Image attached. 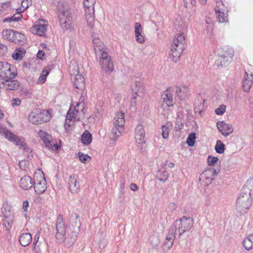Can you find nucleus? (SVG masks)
I'll use <instances>...</instances> for the list:
<instances>
[{
    "instance_id": "nucleus-1",
    "label": "nucleus",
    "mask_w": 253,
    "mask_h": 253,
    "mask_svg": "<svg viewBox=\"0 0 253 253\" xmlns=\"http://www.w3.org/2000/svg\"><path fill=\"white\" fill-rule=\"evenodd\" d=\"M55 238L60 243L63 242L67 248L72 247L75 243L78 232L72 231V229H66L63 216L59 215L56 223Z\"/></svg>"
},
{
    "instance_id": "nucleus-2",
    "label": "nucleus",
    "mask_w": 253,
    "mask_h": 253,
    "mask_svg": "<svg viewBox=\"0 0 253 253\" xmlns=\"http://www.w3.org/2000/svg\"><path fill=\"white\" fill-rule=\"evenodd\" d=\"M85 118V108L83 103L79 102L74 108H71L67 112L65 122V127L67 129L74 124L75 121H79Z\"/></svg>"
},
{
    "instance_id": "nucleus-3",
    "label": "nucleus",
    "mask_w": 253,
    "mask_h": 253,
    "mask_svg": "<svg viewBox=\"0 0 253 253\" xmlns=\"http://www.w3.org/2000/svg\"><path fill=\"white\" fill-rule=\"evenodd\" d=\"M185 48V37L183 34L175 37L171 44L170 58L174 62L179 60L180 56Z\"/></svg>"
},
{
    "instance_id": "nucleus-4",
    "label": "nucleus",
    "mask_w": 253,
    "mask_h": 253,
    "mask_svg": "<svg viewBox=\"0 0 253 253\" xmlns=\"http://www.w3.org/2000/svg\"><path fill=\"white\" fill-rule=\"evenodd\" d=\"M2 133L6 138L13 142L15 145L19 147V149L28 152L31 151L30 148L25 142L23 138L19 137L6 129H3Z\"/></svg>"
},
{
    "instance_id": "nucleus-5",
    "label": "nucleus",
    "mask_w": 253,
    "mask_h": 253,
    "mask_svg": "<svg viewBox=\"0 0 253 253\" xmlns=\"http://www.w3.org/2000/svg\"><path fill=\"white\" fill-rule=\"evenodd\" d=\"M102 71L105 73H111L114 70L113 63L111 56L107 51L98 53L96 55Z\"/></svg>"
},
{
    "instance_id": "nucleus-6",
    "label": "nucleus",
    "mask_w": 253,
    "mask_h": 253,
    "mask_svg": "<svg viewBox=\"0 0 253 253\" xmlns=\"http://www.w3.org/2000/svg\"><path fill=\"white\" fill-rule=\"evenodd\" d=\"M253 198L248 193H241L237 200V209L241 213L246 212L250 207Z\"/></svg>"
},
{
    "instance_id": "nucleus-7",
    "label": "nucleus",
    "mask_w": 253,
    "mask_h": 253,
    "mask_svg": "<svg viewBox=\"0 0 253 253\" xmlns=\"http://www.w3.org/2000/svg\"><path fill=\"white\" fill-rule=\"evenodd\" d=\"M95 3V0H84V5L85 8V18L87 25L90 28L93 26Z\"/></svg>"
},
{
    "instance_id": "nucleus-8",
    "label": "nucleus",
    "mask_w": 253,
    "mask_h": 253,
    "mask_svg": "<svg viewBox=\"0 0 253 253\" xmlns=\"http://www.w3.org/2000/svg\"><path fill=\"white\" fill-rule=\"evenodd\" d=\"M3 39L16 43L23 42L25 36L22 33L12 29H4L1 32Z\"/></svg>"
},
{
    "instance_id": "nucleus-9",
    "label": "nucleus",
    "mask_w": 253,
    "mask_h": 253,
    "mask_svg": "<svg viewBox=\"0 0 253 253\" xmlns=\"http://www.w3.org/2000/svg\"><path fill=\"white\" fill-rule=\"evenodd\" d=\"M170 228L173 229V231L176 233L177 232L180 236L190 229V219L185 216H183L180 220H176Z\"/></svg>"
},
{
    "instance_id": "nucleus-10",
    "label": "nucleus",
    "mask_w": 253,
    "mask_h": 253,
    "mask_svg": "<svg viewBox=\"0 0 253 253\" xmlns=\"http://www.w3.org/2000/svg\"><path fill=\"white\" fill-rule=\"evenodd\" d=\"M1 212L4 217V225L7 229H9L11 228L14 220L13 211L11 206L6 203L3 205Z\"/></svg>"
},
{
    "instance_id": "nucleus-11",
    "label": "nucleus",
    "mask_w": 253,
    "mask_h": 253,
    "mask_svg": "<svg viewBox=\"0 0 253 253\" xmlns=\"http://www.w3.org/2000/svg\"><path fill=\"white\" fill-rule=\"evenodd\" d=\"M17 75L13 67L6 62H0V77L2 79H14Z\"/></svg>"
},
{
    "instance_id": "nucleus-12",
    "label": "nucleus",
    "mask_w": 253,
    "mask_h": 253,
    "mask_svg": "<svg viewBox=\"0 0 253 253\" xmlns=\"http://www.w3.org/2000/svg\"><path fill=\"white\" fill-rule=\"evenodd\" d=\"M61 26L66 29L71 28L73 19L72 10L71 9H63L59 15Z\"/></svg>"
},
{
    "instance_id": "nucleus-13",
    "label": "nucleus",
    "mask_w": 253,
    "mask_h": 253,
    "mask_svg": "<svg viewBox=\"0 0 253 253\" xmlns=\"http://www.w3.org/2000/svg\"><path fill=\"white\" fill-rule=\"evenodd\" d=\"M219 171V169H218L207 168L201 174L200 180L204 182L205 185H209L211 183Z\"/></svg>"
},
{
    "instance_id": "nucleus-14",
    "label": "nucleus",
    "mask_w": 253,
    "mask_h": 253,
    "mask_svg": "<svg viewBox=\"0 0 253 253\" xmlns=\"http://www.w3.org/2000/svg\"><path fill=\"white\" fill-rule=\"evenodd\" d=\"M233 57V51L232 50H229L222 54L218 55L215 63L218 67L226 66L231 61Z\"/></svg>"
},
{
    "instance_id": "nucleus-15",
    "label": "nucleus",
    "mask_w": 253,
    "mask_h": 253,
    "mask_svg": "<svg viewBox=\"0 0 253 253\" xmlns=\"http://www.w3.org/2000/svg\"><path fill=\"white\" fill-rule=\"evenodd\" d=\"M39 134L43 140L45 146L49 149L56 151L59 149L60 146L54 140L52 139L51 135L42 130L39 131Z\"/></svg>"
},
{
    "instance_id": "nucleus-16",
    "label": "nucleus",
    "mask_w": 253,
    "mask_h": 253,
    "mask_svg": "<svg viewBox=\"0 0 253 253\" xmlns=\"http://www.w3.org/2000/svg\"><path fill=\"white\" fill-rule=\"evenodd\" d=\"M68 184L69 188L72 193H77L80 191V185L77 175H71L68 179Z\"/></svg>"
},
{
    "instance_id": "nucleus-17",
    "label": "nucleus",
    "mask_w": 253,
    "mask_h": 253,
    "mask_svg": "<svg viewBox=\"0 0 253 253\" xmlns=\"http://www.w3.org/2000/svg\"><path fill=\"white\" fill-rule=\"evenodd\" d=\"M68 222L70 229L72 231L79 232L80 230L81 222L79 216L77 213H73L70 216Z\"/></svg>"
},
{
    "instance_id": "nucleus-18",
    "label": "nucleus",
    "mask_w": 253,
    "mask_h": 253,
    "mask_svg": "<svg viewBox=\"0 0 253 253\" xmlns=\"http://www.w3.org/2000/svg\"><path fill=\"white\" fill-rule=\"evenodd\" d=\"M217 127L220 132L224 136H227L233 132V128L231 125L225 123L224 122H218L216 123Z\"/></svg>"
},
{
    "instance_id": "nucleus-19",
    "label": "nucleus",
    "mask_w": 253,
    "mask_h": 253,
    "mask_svg": "<svg viewBox=\"0 0 253 253\" xmlns=\"http://www.w3.org/2000/svg\"><path fill=\"white\" fill-rule=\"evenodd\" d=\"M71 67L70 66V75L71 76H74L75 77L74 83L76 87L79 89H83L85 86L84 79V77L79 74V72L77 70L76 71L77 74L75 73L71 72Z\"/></svg>"
},
{
    "instance_id": "nucleus-20",
    "label": "nucleus",
    "mask_w": 253,
    "mask_h": 253,
    "mask_svg": "<svg viewBox=\"0 0 253 253\" xmlns=\"http://www.w3.org/2000/svg\"><path fill=\"white\" fill-rule=\"evenodd\" d=\"M253 84V75L252 73L245 72L244 80L242 82V87L245 92L250 91Z\"/></svg>"
},
{
    "instance_id": "nucleus-21",
    "label": "nucleus",
    "mask_w": 253,
    "mask_h": 253,
    "mask_svg": "<svg viewBox=\"0 0 253 253\" xmlns=\"http://www.w3.org/2000/svg\"><path fill=\"white\" fill-rule=\"evenodd\" d=\"M217 21L219 23H226L228 22V14L227 11L221 7L215 9Z\"/></svg>"
},
{
    "instance_id": "nucleus-22",
    "label": "nucleus",
    "mask_w": 253,
    "mask_h": 253,
    "mask_svg": "<svg viewBox=\"0 0 253 253\" xmlns=\"http://www.w3.org/2000/svg\"><path fill=\"white\" fill-rule=\"evenodd\" d=\"M135 138L136 142L139 144L145 143V131L143 126L141 124H139L135 128Z\"/></svg>"
},
{
    "instance_id": "nucleus-23",
    "label": "nucleus",
    "mask_w": 253,
    "mask_h": 253,
    "mask_svg": "<svg viewBox=\"0 0 253 253\" xmlns=\"http://www.w3.org/2000/svg\"><path fill=\"white\" fill-rule=\"evenodd\" d=\"M47 25L43 24H36L31 28V32L34 34L40 36H43L45 35L46 31Z\"/></svg>"
},
{
    "instance_id": "nucleus-24",
    "label": "nucleus",
    "mask_w": 253,
    "mask_h": 253,
    "mask_svg": "<svg viewBox=\"0 0 253 253\" xmlns=\"http://www.w3.org/2000/svg\"><path fill=\"white\" fill-rule=\"evenodd\" d=\"M13 79H3L2 82L4 87L8 90H16L19 86V83L16 80H13Z\"/></svg>"
},
{
    "instance_id": "nucleus-25",
    "label": "nucleus",
    "mask_w": 253,
    "mask_h": 253,
    "mask_svg": "<svg viewBox=\"0 0 253 253\" xmlns=\"http://www.w3.org/2000/svg\"><path fill=\"white\" fill-rule=\"evenodd\" d=\"M20 186L24 190H28L33 186L34 181L31 177L25 175L21 178Z\"/></svg>"
},
{
    "instance_id": "nucleus-26",
    "label": "nucleus",
    "mask_w": 253,
    "mask_h": 253,
    "mask_svg": "<svg viewBox=\"0 0 253 253\" xmlns=\"http://www.w3.org/2000/svg\"><path fill=\"white\" fill-rule=\"evenodd\" d=\"M205 100L200 96H198L195 100L193 105L194 106V110L195 113L200 115L202 111L204 109Z\"/></svg>"
},
{
    "instance_id": "nucleus-27",
    "label": "nucleus",
    "mask_w": 253,
    "mask_h": 253,
    "mask_svg": "<svg viewBox=\"0 0 253 253\" xmlns=\"http://www.w3.org/2000/svg\"><path fill=\"white\" fill-rule=\"evenodd\" d=\"M40 109L34 110L29 115L28 120L33 124H41V120L39 115Z\"/></svg>"
},
{
    "instance_id": "nucleus-28",
    "label": "nucleus",
    "mask_w": 253,
    "mask_h": 253,
    "mask_svg": "<svg viewBox=\"0 0 253 253\" xmlns=\"http://www.w3.org/2000/svg\"><path fill=\"white\" fill-rule=\"evenodd\" d=\"M175 234L176 233L173 231V229H169V233L166 237V241L164 242V246L167 249H170L173 245Z\"/></svg>"
},
{
    "instance_id": "nucleus-29",
    "label": "nucleus",
    "mask_w": 253,
    "mask_h": 253,
    "mask_svg": "<svg viewBox=\"0 0 253 253\" xmlns=\"http://www.w3.org/2000/svg\"><path fill=\"white\" fill-rule=\"evenodd\" d=\"M162 99L166 103L168 106L170 107L173 105L172 94L170 92L169 89H167L161 95Z\"/></svg>"
},
{
    "instance_id": "nucleus-30",
    "label": "nucleus",
    "mask_w": 253,
    "mask_h": 253,
    "mask_svg": "<svg viewBox=\"0 0 253 253\" xmlns=\"http://www.w3.org/2000/svg\"><path fill=\"white\" fill-rule=\"evenodd\" d=\"M93 43L94 44V49L96 55H97L98 53H102V52L106 51L104 43L99 39L95 38L93 39Z\"/></svg>"
},
{
    "instance_id": "nucleus-31",
    "label": "nucleus",
    "mask_w": 253,
    "mask_h": 253,
    "mask_svg": "<svg viewBox=\"0 0 253 253\" xmlns=\"http://www.w3.org/2000/svg\"><path fill=\"white\" fill-rule=\"evenodd\" d=\"M134 28L136 41L138 43H143L144 42V39L143 36L142 35V28L141 24L138 22L135 23Z\"/></svg>"
},
{
    "instance_id": "nucleus-32",
    "label": "nucleus",
    "mask_w": 253,
    "mask_h": 253,
    "mask_svg": "<svg viewBox=\"0 0 253 253\" xmlns=\"http://www.w3.org/2000/svg\"><path fill=\"white\" fill-rule=\"evenodd\" d=\"M46 181L44 179L41 181L37 180L34 183L35 191L37 194H42L46 189Z\"/></svg>"
},
{
    "instance_id": "nucleus-33",
    "label": "nucleus",
    "mask_w": 253,
    "mask_h": 253,
    "mask_svg": "<svg viewBox=\"0 0 253 253\" xmlns=\"http://www.w3.org/2000/svg\"><path fill=\"white\" fill-rule=\"evenodd\" d=\"M32 235L29 233H21L19 236V241L20 244L24 247L29 245L32 241Z\"/></svg>"
},
{
    "instance_id": "nucleus-34",
    "label": "nucleus",
    "mask_w": 253,
    "mask_h": 253,
    "mask_svg": "<svg viewBox=\"0 0 253 253\" xmlns=\"http://www.w3.org/2000/svg\"><path fill=\"white\" fill-rule=\"evenodd\" d=\"M114 125L120 128H123L125 124L124 114L122 112H118L114 119Z\"/></svg>"
},
{
    "instance_id": "nucleus-35",
    "label": "nucleus",
    "mask_w": 253,
    "mask_h": 253,
    "mask_svg": "<svg viewBox=\"0 0 253 253\" xmlns=\"http://www.w3.org/2000/svg\"><path fill=\"white\" fill-rule=\"evenodd\" d=\"M242 191L243 193H248L253 198V178L249 179L246 184L243 187Z\"/></svg>"
},
{
    "instance_id": "nucleus-36",
    "label": "nucleus",
    "mask_w": 253,
    "mask_h": 253,
    "mask_svg": "<svg viewBox=\"0 0 253 253\" xmlns=\"http://www.w3.org/2000/svg\"><path fill=\"white\" fill-rule=\"evenodd\" d=\"M189 91V87L186 85H182L181 87H177L176 90V95L181 99L187 96Z\"/></svg>"
},
{
    "instance_id": "nucleus-37",
    "label": "nucleus",
    "mask_w": 253,
    "mask_h": 253,
    "mask_svg": "<svg viewBox=\"0 0 253 253\" xmlns=\"http://www.w3.org/2000/svg\"><path fill=\"white\" fill-rule=\"evenodd\" d=\"M39 115L41 120V124L49 121L51 119V116L49 110H42L40 109Z\"/></svg>"
},
{
    "instance_id": "nucleus-38",
    "label": "nucleus",
    "mask_w": 253,
    "mask_h": 253,
    "mask_svg": "<svg viewBox=\"0 0 253 253\" xmlns=\"http://www.w3.org/2000/svg\"><path fill=\"white\" fill-rule=\"evenodd\" d=\"M181 118L177 119L176 121L175 129L176 130L178 131L179 130H183V131H185L188 133L189 131V127L187 123H182L181 122Z\"/></svg>"
},
{
    "instance_id": "nucleus-39",
    "label": "nucleus",
    "mask_w": 253,
    "mask_h": 253,
    "mask_svg": "<svg viewBox=\"0 0 253 253\" xmlns=\"http://www.w3.org/2000/svg\"><path fill=\"white\" fill-rule=\"evenodd\" d=\"M81 140L84 145L89 144L92 141V135L88 130H85L81 137Z\"/></svg>"
},
{
    "instance_id": "nucleus-40",
    "label": "nucleus",
    "mask_w": 253,
    "mask_h": 253,
    "mask_svg": "<svg viewBox=\"0 0 253 253\" xmlns=\"http://www.w3.org/2000/svg\"><path fill=\"white\" fill-rule=\"evenodd\" d=\"M169 177V174L167 170L158 171L156 174V178L160 181H166Z\"/></svg>"
},
{
    "instance_id": "nucleus-41",
    "label": "nucleus",
    "mask_w": 253,
    "mask_h": 253,
    "mask_svg": "<svg viewBox=\"0 0 253 253\" xmlns=\"http://www.w3.org/2000/svg\"><path fill=\"white\" fill-rule=\"evenodd\" d=\"M172 128V124L170 123H167L166 125L162 126V136L165 139L169 137V133Z\"/></svg>"
},
{
    "instance_id": "nucleus-42",
    "label": "nucleus",
    "mask_w": 253,
    "mask_h": 253,
    "mask_svg": "<svg viewBox=\"0 0 253 253\" xmlns=\"http://www.w3.org/2000/svg\"><path fill=\"white\" fill-rule=\"evenodd\" d=\"M132 91H139L141 93L144 90L142 83L140 81H136L131 85Z\"/></svg>"
},
{
    "instance_id": "nucleus-43",
    "label": "nucleus",
    "mask_w": 253,
    "mask_h": 253,
    "mask_svg": "<svg viewBox=\"0 0 253 253\" xmlns=\"http://www.w3.org/2000/svg\"><path fill=\"white\" fill-rule=\"evenodd\" d=\"M25 53V50L23 48H19L16 49L13 54L12 57L15 60H19L22 58Z\"/></svg>"
},
{
    "instance_id": "nucleus-44",
    "label": "nucleus",
    "mask_w": 253,
    "mask_h": 253,
    "mask_svg": "<svg viewBox=\"0 0 253 253\" xmlns=\"http://www.w3.org/2000/svg\"><path fill=\"white\" fill-rule=\"evenodd\" d=\"M123 128H120L118 126H114L112 128L111 134L112 138L114 140H116L121 135V132L123 131Z\"/></svg>"
},
{
    "instance_id": "nucleus-45",
    "label": "nucleus",
    "mask_w": 253,
    "mask_h": 253,
    "mask_svg": "<svg viewBox=\"0 0 253 253\" xmlns=\"http://www.w3.org/2000/svg\"><path fill=\"white\" fill-rule=\"evenodd\" d=\"M215 150L216 153L218 154H222L224 152L225 150V145L221 141L218 140L216 141V143L215 146Z\"/></svg>"
},
{
    "instance_id": "nucleus-46",
    "label": "nucleus",
    "mask_w": 253,
    "mask_h": 253,
    "mask_svg": "<svg viewBox=\"0 0 253 253\" xmlns=\"http://www.w3.org/2000/svg\"><path fill=\"white\" fill-rule=\"evenodd\" d=\"M49 74V72L47 70V68L44 70L38 80V84H43L46 80L47 75Z\"/></svg>"
},
{
    "instance_id": "nucleus-47",
    "label": "nucleus",
    "mask_w": 253,
    "mask_h": 253,
    "mask_svg": "<svg viewBox=\"0 0 253 253\" xmlns=\"http://www.w3.org/2000/svg\"><path fill=\"white\" fill-rule=\"evenodd\" d=\"M79 160L83 163H87L91 159L90 157L87 155L81 152L78 153Z\"/></svg>"
},
{
    "instance_id": "nucleus-48",
    "label": "nucleus",
    "mask_w": 253,
    "mask_h": 253,
    "mask_svg": "<svg viewBox=\"0 0 253 253\" xmlns=\"http://www.w3.org/2000/svg\"><path fill=\"white\" fill-rule=\"evenodd\" d=\"M243 246L244 247V248L247 250L249 251V250H251L252 248H253V244H252V243H251V242L250 241V239H248L247 238V237L244 239V240L243 241Z\"/></svg>"
},
{
    "instance_id": "nucleus-49",
    "label": "nucleus",
    "mask_w": 253,
    "mask_h": 253,
    "mask_svg": "<svg viewBox=\"0 0 253 253\" xmlns=\"http://www.w3.org/2000/svg\"><path fill=\"white\" fill-rule=\"evenodd\" d=\"M218 159L217 157H213L212 156H209L207 159L208 164L209 166H213L218 161Z\"/></svg>"
},
{
    "instance_id": "nucleus-50",
    "label": "nucleus",
    "mask_w": 253,
    "mask_h": 253,
    "mask_svg": "<svg viewBox=\"0 0 253 253\" xmlns=\"http://www.w3.org/2000/svg\"><path fill=\"white\" fill-rule=\"evenodd\" d=\"M225 111L226 106L224 105H221L215 109V112L217 115H222L224 113Z\"/></svg>"
},
{
    "instance_id": "nucleus-51",
    "label": "nucleus",
    "mask_w": 253,
    "mask_h": 253,
    "mask_svg": "<svg viewBox=\"0 0 253 253\" xmlns=\"http://www.w3.org/2000/svg\"><path fill=\"white\" fill-rule=\"evenodd\" d=\"M21 12H22V11L18 12L11 17L12 21H18L22 18Z\"/></svg>"
},
{
    "instance_id": "nucleus-52",
    "label": "nucleus",
    "mask_w": 253,
    "mask_h": 253,
    "mask_svg": "<svg viewBox=\"0 0 253 253\" xmlns=\"http://www.w3.org/2000/svg\"><path fill=\"white\" fill-rule=\"evenodd\" d=\"M7 47L2 43H0V54H5L7 52Z\"/></svg>"
},
{
    "instance_id": "nucleus-53",
    "label": "nucleus",
    "mask_w": 253,
    "mask_h": 253,
    "mask_svg": "<svg viewBox=\"0 0 253 253\" xmlns=\"http://www.w3.org/2000/svg\"><path fill=\"white\" fill-rule=\"evenodd\" d=\"M21 103V101L19 98H13L12 100V106H18Z\"/></svg>"
},
{
    "instance_id": "nucleus-54",
    "label": "nucleus",
    "mask_w": 253,
    "mask_h": 253,
    "mask_svg": "<svg viewBox=\"0 0 253 253\" xmlns=\"http://www.w3.org/2000/svg\"><path fill=\"white\" fill-rule=\"evenodd\" d=\"M196 134L195 132L191 133V147H193L195 144L196 139Z\"/></svg>"
},
{
    "instance_id": "nucleus-55",
    "label": "nucleus",
    "mask_w": 253,
    "mask_h": 253,
    "mask_svg": "<svg viewBox=\"0 0 253 253\" xmlns=\"http://www.w3.org/2000/svg\"><path fill=\"white\" fill-rule=\"evenodd\" d=\"M206 23L208 25V28H211L213 27V20L210 17H206L205 19Z\"/></svg>"
},
{
    "instance_id": "nucleus-56",
    "label": "nucleus",
    "mask_w": 253,
    "mask_h": 253,
    "mask_svg": "<svg viewBox=\"0 0 253 253\" xmlns=\"http://www.w3.org/2000/svg\"><path fill=\"white\" fill-rule=\"evenodd\" d=\"M31 4V1L26 2L25 1H22L21 3V6L24 8L22 12L24 11L25 9L28 8L29 6V5Z\"/></svg>"
},
{
    "instance_id": "nucleus-57",
    "label": "nucleus",
    "mask_w": 253,
    "mask_h": 253,
    "mask_svg": "<svg viewBox=\"0 0 253 253\" xmlns=\"http://www.w3.org/2000/svg\"><path fill=\"white\" fill-rule=\"evenodd\" d=\"M44 52L42 50H39L37 54V56L38 58L42 59L43 56H44Z\"/></svg>"
},
{
    "instance_id": "nucleus-58",
    "label": "nucleus",
    "mask_w": 253,
    "mask_h": 253,
    "mask_svg": "<svg viewBox=\"0 0 253 253\" xmlns=\"http://www.w3.org/2000/svg\"><path fill=\"white\" fill-rule=\"evenodd\" d=\"M191 125L192 126H193V129L194 131H197L198 130V125L197 124V123L193 121H192L191 122Z\"/></svg>"
},
{
    "instance_id": "nucleus-59",
    "label": "nucleus",
    "mask_w": 253,
    "mask_h": 253,
    "mask_svg": "<svg viewBox=\"0 0 253 253\" xmlns=\"http://www.w3.org/2000/svg\"><path fill=\"white\" fill-rule=\"evenodd\" d=\"M33 249L34 251H35L37 253H42V251L39 247V245L37 244L35 246V245H33Z\"/></svg>"
},
{
    "instance_id": "nucleus-60",
    "label": "nucleus",
    "mask_w": 253,
    "mask_h": 253,
    "mask_svg": "<svg viewBox=\"0 0 253 253\" xmlns=\"http://www.w3.org/2000/svg\"><path fill=\"white\" fill-rule=\"evenodd\" d=\"M141 93L139 91H132L131 99H136L137 97L140 95V93Z\"/></svg>"
},
{
    "instance_id": "nucleus-61",
    "label": "nucleus",
    "mask_w": 253,
    "mask_h": 253,
    "mask_svg": "<svg viewBox=\"0 0 253 253\" xmlns=\"http://www.w3.org/2000/svg\"><path fill=\"white\" fill-rule=\"evenodd\" d=\"M29 207V203L27 200H25L23 202V209H24V211H26L27 210V208Z\"/></svg>"
},
{
    "instance_id": "nucleus-62",
    "label": "nucleus",
    "mask_w": 253,
    "mask_h": 253,
    "mask_svg": "<svg viewBox=\"0 0 253 253\" xmlns=\"http://www.w3.org/2000/svg\"><path fill=\"white\" fill-rule=\"evenodd\" d=\"M176 207V205L174 203H170L169 205V209L171 211L174 210Z\"/></svg>"
},
{
    "instance_id": "nucleus-63",
    "label": "nucleus",
    "mask_w": 253,
    "mask_h": 253,
    "mask_svg": "<svg viewBox=\"0 0 253 253\" xmlns=\"http://www.w3.org/2000/svg\"><path fill=\"white\" fill-rule=\"evenodd\" d=\"M129 187H130V189L133 191H136L138 189V187L136 185V184L133 183H132L130 184Z\"/></svg>"
},
{
    "instance_id": "nucleus-64",
    "label": "nucleus",
    "mask_w": 253,
    "mask_h": 253,
    "mask_svg": "<svg viewBox=\"0 0 253 253\" xmlns=\"http://www.w3.org/2000/svg\"><path fill=\"white\" fill-rule=\"evenodd\" d=\"M39 239V234H36L34 237V243L33 245H35V246L38 244V242Z\"/></svg>"
}]
</instances>
